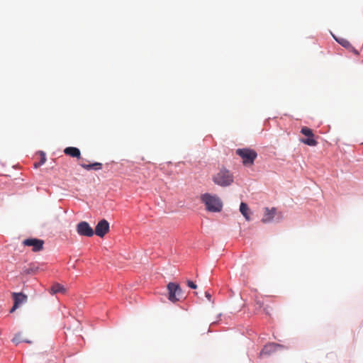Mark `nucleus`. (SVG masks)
Masks as SVG:
<instances>
[{
    "mask_svg": "<svg viewBox=\"0 0 363 363\" xmlns=\"http://www.w3.org/2000/svg\"><path fill=\"white\" fill-rule=\"evenodd\" d=\"M201 199L208 211L220 212L222 210L223 203L218 196L204 194L201 195Z\"/></svg>",
    "mask_w": 363,
    "mask_h": 363,
    "instance_id": "f257e3e1",
    "label": "nucleus"
},
{
    "mask_svg": "<svg viewBox=\"0 0 363 363\" xmlns=\"http://www.w3.org/2000/svg\"><path fill=\"white\" fill-rule=\"evenodd\" d=\"M213 182L220 186L225 187L231 185L234 182L233 174L225 168L220 169L213 177Z\"/></svg>",
    "mask_w": 363,
    "mask_h": 363,
    "instance_id": "f03ea898",
    "label": "nucleus"
},
{
    "mask_svg": "<svg viewBox=\"0 0 363 363\" xmlns=\"http://www.w3.org/2000/svg\"><path fill=\"white\" fill-rule=\"evenodd\" d=\"M236 154L242 159L243 165L247 167L252 166L257 157V152L250 148L237 149Z\"/></svg>",
    "mask_w": 363,
    "mask_h": 363,
    "instance_id": "7ed1b4c3",
    "label": "nucleus"
},
{
    "mask_svg": "<svg viewBox=\"0 0 363 363\" xmlns=\"http://www.w3.org/2000/svg\"><path fill=\"white\" fill-rule=\"evenodd\" d=\"M167 290L168 299L172 303L179 301L182 297V290L178 284L169 282L167 284Z\"/></svg>",
    "mask_w": 363,
    "mask_h": 363,
    "instance_id": "20e7f679",
    "label": "nucleus"
},
{
    "mask_svg": "<svg viewBox=\"0 0 363 363\" xmlns=\"http://www.w3.org/2000/svg\"><path fill=\"white\" fill-rule=\"evenodd\" d=\"M76 228L77 233L82 236L91 237L94 234V231L86 221L79 222Z\"/></svg>",
    "mask_w": 363,
    "mask_h": 363,
    "instance_id": "39448f33",
    "label": "nucleus"
},
{
    "mask_svg": "<svg viewBox=\"0 0 363 363\" xmlns=\"http://www.w3.org/2000/svg\"><path fill=\"white\" fill-rule=\"evenodd\" d=\"M301 133L308 137V138L301 139V143L309 146H315L318 144V142L313 139L314 134L311 128L303 126L301 130Z\"/></svg>",
    "mask_w": 363,
    "mask_h": 363,
    "instance_id": "423d86ee",
    "label": "nucleus"
},
{
    "mask_svg": "<svg viewBox=\"0 0 363 363\" xmlns=\"http://www.w3.org/2000/svg\"><path fill=\"white\" fill-rule=\"evenodd\" d=\"M13 299V306L10 310V313H13L20 306L26 303L28 297L23 293L13 292L11 294Z\"/></svg>",
    "mask_w": 363,
    "mask_h": 363,
    "instance_id": "0eeeda50",
    "label": "nucleus"
},
{
    "mask_svg": "<svg viewBox=\"0 0 363 363\" xmlns=\"http://www.w3.org/2000/svg\"><path fill=\"white\" fill-rule=\"evenodd\" d=\"M44 241L37 238H28L23 241L25 246L32 247L33 252H39L43 248Z\"/></svg>",
    "mask_w": 363,
    "mask_h": 363,
    "instance_id": "6e6552de",
    "label": "nucleus"
},
{
    "mask_svg": "<svg viewBox=\"0 0 363 363\" xmlns=\"http://www.w3.org/2000/svg\"><path fill=\"white\" fill-rule=\"evenodd\" d=\"M109 230V223L105 219L100 220L96 228L95 233L96 235L103 238Z\"/></svg>",
    "mask_w": 363,
    "mask_h": 363,
    "instance_id": "1a4fd4ad",
    "label": "nucleus"
},
{
    "mask_svg": "<svg viewBox=\"0 0 363 363\" xmlns=\"http://www.w3.org/2000/svg\"><path fill=\"white\" fill-rule=\"evenodd\" d=\"M279 347H281L280 345L276 343H269L263 347V349L260 352L259 355H270L272 353L275 352Z\"/></svg>",
    "mask_w": 363,
    "mask_h": 363,
    "instance_id": "9d476101",
    "label": "nucleus"
},
{
    "mask_svg": "<svg viewBox=\"0 0 363 363\" xmlns=\"http://www.w3.org/2000/svg\"><path fill=\"white\" fill-rule=\"evenodd\" d=\"M277 213V209L275 208H272L269 209V208H264V214L263 218H262V222L264 223H269L272 220L274 217Z\"/></svg>",
    "mask_w": 363,
    "mask_h": 363,
    "instance_id": "9b49d317",
    "label": "nucleus"
},
{
    "mask_svg": "<svg viewBox=\"0 0 363 363\" xmlns=\"http://www.w3.org/2000/svg\"><path fill=\"white\" fill-rule=\"evenodd\" d=\"M64 153L72 157L79 159L81 157V152L79 149L74 147H67L64 150Z\"/></svg>",
    "mask_w": 363,
    "mask_h": 363,
    "instance_id": "f8f14e48",
    "label": "nucleus"
},
{
    "mask_svg": "<svg viewBox=\"0 0 363 363\" xmlns=\"http://www.w3.org/2000/svg\"><path fill=\"white\" fill-rule=\"evenodd\" d=\"M337 42L340 44L342 47L347 48L350 51L354 52L355 55H358L357 50L351 45V43L345 38H335Z\"/></svg>",
    "mask_w": 363,
    "mask_h": 363,
    "instance_id": "ddd939ff",
    "label": "nucleus"
},
{
    "mask_svg": "<svg viewBox=\"0 0 363 363\" xmlns=\"http://www.w3.org/2000/svg\"><path fill=\"white\" fill-rule=\"evenodd\" d=\"M67 291L66 289L62 284L59 283L54 284L50 290L51 294H56L57 293L65 294Z\"/></svg>",
    "mask_w": 363,
    "mask_h": 363,
    "instance_id": "4468645a",
    "label": "nucleus"
},
{
    "mask_svg": "<svg viewBox=\"0 0 363 363\" xmlns=\"http://www.w3.org/2000/svg\"><path fill=\"white\" fill-rule=\"evenodd\" d=\"M81 167L82 168H84V169L86 170H91V169H94V170H99L102 168V166L103 164L100 162H94L92 164H84V163H81L80 164Z\"/></svg>",
    "mask_w": 363,
    "mask_h": 363,
    "instance_id": "2eb2a0df",
    "label": "nucleus"
},
{
    "mask_svg": "<svg viewBox=\"0 0 363 363\" xmlns=\"http://www.w3.org/2000/svg\"><path fill=\"white\" fill-rule=\"evenodd\" d=\"M240 211L247 220H250V208L247 203L242 202L240 206Z\"/></svg>",
    "mask_w": 363,
    "mask_h": 363,
    "instance_id": "dca6fc26",
    "label": "nucleus"
},
{
    "mask_svg": "<svg viewBox=\"0 0 363 363\" xmlns=\"http://www.w3.org/2000/svg\"><path fill=\"white\" fill-rule=\"evenodd\" d=\"M40 160L38 164H35V167H37L38 165H43L46 162V156L43 152H40Z\"/></svg>",
    "mask_w": 363,
    "mask_h": 363,
    "instance_id": "f3484780",
    "label": "nucleus"
},
{
    "mask_svg": "<svg viewBox=\"0 0 363 363\" xmlns=\"http://www.w3.org/2000/svg\"><path fill=\"white\" fill-rule=\"evenodd\" d=\"M13 342H14L15 344L18 345V343H20L21 342H22L23 340H21V335L20 334H17L15 335V337L13 338L12 340Z\"/></svg>",
    "mask_w": 363,
    "mask_h": 363,
    "instance_id": "a211bd4d",
    "label": "nucleus"
},
{
    "mask_svg": "<svg viewBox=\"0 0 363 363\" xmlns=\"http://www.w3.org/2000/svg\"><path fill=\"white\" fill-rule=\"evenodd\" d=\"M35 269L34 267L30 266L29 268H28V269H25L23 270V273H24V274H30V273H34V272H35Z\"/></svg>",
    "mask_w": 363,
    "mask_h": 363,
    "instance_id": "6ab92c4d",
    "label": "nucleus"
},
{
    "mask_svg": "<svg viewBox=\"0 0 363 363\" xmlns=\"http://www.w3.org/2000/svg\"><path fill=\"white\" fill-rule=\"evenodd\" d=\"M187 285L191 289H196L197 286L191 281H187Z\"/></svg>",
    "mask_w": 363,
    "mask_h": 363,
    "instance_id": "aec40b11",
    "label": "nucleus"
},
{
    "mask_svg": "<svg viewBox=\"0 0 363 363\" xmlns=\"http://www.w3.org/2000/svg\"><path fill=\"white\" fill-rule=\"evenodd\" d=\"M206 296L207 297V298L210 301L211 300V294L208 293V292H206Z\"/></svg>",
    "mask_w": 363,
    "mask_h": 363,
    "instance_id": "412c9836",
    "label": "nucleus"
}]
</instances>
